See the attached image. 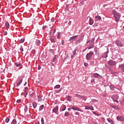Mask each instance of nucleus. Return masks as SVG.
<instances>
[{"label": "nucleus", "mask_w": 124, "mask_h": 124, "mask_svg": "<svg viewBox=\"0 0 124 124\" xmlns=\"http://www.w3.org/2000/svg\"><path fill=\"white\" fill-rule=\"evenodd\" d=\"M41 122L42 124H44V118H42L41 120Z\"/></svg>", "instance_id": "nucleus-40"}, {"label": "nucleus", "mask_w": 124, "mask_h": 124, "mask_svg": "<svg viewBox=\"0 0 124 124\" xmlns=\"http://www.w3.org/2000/svg\"><path fill=\"white\" fill-rule=\"evenodd\" d=\"M93 77H94L95 78H98V79H101V78H102V77L97 73L93 74Z\"/></svg>", "instance_id": "nucleus-9"}, {"label": "nucleus", "mask_w": 124, "mask_h": 124, "mask_svg": "<svg viewBox=\"0 0 124 124\" xmlns=\"http://www.w3.org/2000/svg\"><path fill=\"white\" fill-rule=\"evenodd\" d=\"M77 51V48H75V49H74V53H73V54H74V55H76V52Z\"/></svg>", "instance_id": "nucleus-43"}, {"label": "nucleus", "mask_w": 124, "mask_h": 124, "mask_svg": "<svg viewBox=\"0 0 124 124\" xmlns=\"http://www.w3.org/2000/svg\"><path fill=\"white\" fill-rule=\"evenodd\" d=\"M35 124H40V123L38 121V122L35 123Z\"/></svg>", "instance_id": "nucleus-55"}, {"label": "nucleus", "mask_w": 124, "mask_h": 124, "mask_svg": "<svg viewBox=\"0 0 124 124\" xmlns=\"http://www.w3.org/2000/svg\"><path fill=\"white\" fill-rule=\"evenodd\" d=\"M76 97H78V98H80V99H84V96L79 95L78 94H75Z\"/></svg>", "instance_id": "nucleus-17"}, {"label": "nucleus", "mask_w": 124, "mask_h": 124, "mask_svg": "<svg viewBox=\"0 0 124 124\" xmlns=\"http://www.w3.org/2000/svg\"><path fill=\"white\" fill-rule=\"evenodd\" d=\"M117 120L120 122H124V118L123 116H117Z\"/></svg>", "instance_id": "nucleus-14"}, {"label": "nucleus", "mask_w": 124, "mask_h": 124, "mask_svg": "<svg viewBox=\"0 0 124 124\" xmlns=\"http://www.w3.org/2000/svg\"><path fill=\"white\" fill-rule=\"evenodd\" d=\"M107 120L108 122V123H109L110 124L112 123V122L113 121V120H112V119H111L110 118H108Z\"/></svg>", "instance_id": "nucleus-31"}, {"label": "nucleus", "mask_w": 124, "mask_h": 124, "mask_svg": "<svg viewBox=\"0 0 124 124\" xmlns=\"http://www.w3.org/2000/svg\"><path fill=\"white\" fill-rule=\"evenodd\" d=\"M32 54H35V50H33L32 51Z\"/></svg>", "instance_id": "nucleus-61"}, {"label": "nucleus", "mask_w": 124, "mask_h": 124, "mask_svg": "<svg viewBox=\"0 0 124 124\" xmlns=\"http://www.w3.org/2000/svg\"><path fill=\"white\" fill-rule=\"evenodd\" d=\"M15 65L17 67H19V66H20V65H21V63H18V62H15Z\"/></svg>", "instance_id": "nucleus-32"}, {"label": "nucleus", "mask_w": 124, "mask_h": 124, "mask_svg": "<svg viewBox=\"0 0 124 124\" xmlns=\"http://www.w3.org/2000/svg\"><path fill=\"white\" fill-rule=\"evenodd\" d=\"M60 88H61V85H57L54 87V89H60Z\"/></svg>", "instance_id": "nucleus-33"}, {"label": "nucleus", "mask_w": 124, "mask_h": 124, "mask_svg": "<svg viewBox=\"0 0 124 124\" xmlns=\"http://www.w3.org/2000/svg\"><path fill=\"white\" fill-rule=\"evenodd\" d=\"M62 45H64V40H62Z\"/></svg>", "instance_id": "nucleus-50"}, {"label": "nucleus", "mask_w": 124, "mask_h": 124, "mask_svg": "<svg viewBox=\"0 0 124 124\" xmlns=\"http://www.w3.org/2000/svg\"><path fill=\"white\" fill-rule=\"evenodd\" d=\"M88 49V47H86L85 49H84L82 52H85V51H86V50H87Z\"/></svg>", "instance_id": "nucleus-56"}, {"label": "nucleus", "mask_w": 124, "mask_h": 124, "mask_svg": "<svg viewBox=\"0 0 124 124\" xmlns=\"http://www.w3.org/2000/svg\"><path fill=\"white\" fill-rule=\"evenodd\" d=\"M87 19H89V25L91 26H92V25H93V19H92V18H91L90 16H88Z\"/></svg>", "instance_id": "nucleus-10"}, {"label": "nucleus", "mask_w": 124, "mask_h": 124, "mask_svg": "<svg viewBox=\"0 0 124 124\" xmlns=\"http://www.w3.org/2000/svg\"><path fill=\"white\" fill-rule=\"evenodd\" d=\"M28 106H25V108H24V111L25 112V113H27V112H28Z\"/></svg>", "instance_id": "nucleus-30"}, {"label": "nucleus", "mask_w": 124, "mask_h": 124, "mask_svg": "<svg viewBox=\"0 0 124 124\" xmlns=\"http://www.w3.org/2000/svg\"><path fill=\"white\" fill-rule=\"evenodd\" d=\"M61 33L58 32V34L57 35V38H61Z\"/></svg>", "instance_id": "nucleus-44"}, {"label": "nucleus", "mask_w": 124, "mask_h": 124, "mask_svg": "<svg viewBox=\"0 0 124 124\" xmlns=\"http://www.w3.org/2000/svg\"><path fill=\"white\" fill-rule=\"evenodd\" d=\"M17 103H20L21 102V99H18L16 101Z\"/></svg>", "instance_id": "nucleus-49"}, {"label": "nucleus", "mask_w": 124, "mask_h": 124, "mask_svg": "<svg viewBox=\"0 0 124 124\" xmlns=\"http://www.w3.org/2000/svg\"><path fill=\"white\" fill-rule=\"evenodd\" d=\"M109 53V49L107 48V51H106L103 55L102 58L106 59L108 57V54Z\"/></svg>", "instance_id": "nucleus-5"}, {"label": "nucleus", "mask_w": 124, "mask_h": 124, "mask_svg": "<svg viewBox=\"0 0 124 124\" xmlns=\"http://www.w3.org/2000/svg\"><path fill=\"white\" fill-rule=\"evenodd\" d=\"M20 52H24V48H23V46H20Z\"/></svg>", "instance_id": "nucleus-34"}, {"label": "nucleus", "mask_w": 124, "mask_h": 124, "mask_svg": "<svg viewBox=\"0 0 124 124\" xmlns=\"http://www.w3.org/2000/svg\"><path fill=\"white\" fill-rule=\"evenodd\" d=\"M46 28H47V26L46 25V26H43V27H42V29H43V31H44V30H45V29H46Z\"/></svg>", "instance_id": "nucleus-47"}, {"label": "nucleus", "mask_w": 124, "mask_h": 124, "mask_svg": "<svg viewBox=\"0 0 124 124\" xmlns=\"http://www.w3.org/2000/svg\"><path fill=\"white\" fill-rule=\"evenodd\" d=\"M90 42H91V40L88 41L87 44H88V43H90Z\"/></svg>", "instance_id": "nucleus-60"}, {"label": "nucleus", "mask_w": 124, "mask_h": 124, "mask_svg": "<svg viewBox=\"0 0 124 124\" xmlns=\"http://www.w3.org/2000/svg\"><path fill=\"white\" fill-rule=\"evenodd\" d=\"M119 68H120V69H121L122 71L124 72V64L119 65Z\"/></svg>", "instance_id": "nucleus-18"}, {"label": "nucleus", "mask_w": 124, "mask_h": 124, "mask_svg": "<svg viewBox=\"0 0 124 124\" xmlns=\"http://www.w3.org/2000/svg\"><path fill=\"white\" fill-rule=\"evenodd\" d=\"M32 106H33L34 109H35V108H36V107H37V104H36V103H33Z\"/></svg>", "instance_id": "nucleus-26"}, {"label": "nucleus", "mask_w": 124, "mask_h": 124, "mask_svg": "<svg viewBox=\"0 0 124 124\" xmlns=\"http://www.w3.org/2000/svg\"><path fill=\"white\" fill-rule=\"evenodd\" d=\"M51 22L52 23H54V22H55V17H52L51 19Z\"/></svg>", "instance_id": "nucleus-42"}, {"label": "nucleus", "mask_w": 124, "mask_h": 124, "mask_svg": "<svg viewBox=\"0 0 124 124\" xmlns=\"http://www.w3.org/2000/svg\"><path fill=\"white\" fill-rule=\"evenodd\" d=\"M118 60H119V61L120 62H123V60L122 58H119V59H118Z\"/></svg>", "instance_id": "nucleus-46"}, {"label": "nucleus", "mask_w": 124, "mask_h": 124, "mask_svg": "<svg viewBox=\"0 0 124 124\" xmlns=\"http://www.w3.org/2000/svg\"><path fill=\"white\" fill-rule=\"evenodd\" d=\"M108 64L109 65L113 66V65H116L117 64V62L113 60H110L108 61Z\"/></svg>", "instance_id": "nucleus-4"}, {"label": "nucleus", "mask_w": 124, "mask_h": 124, "mask_svg": "<svg viewBox=\"0 0 124 124\" xmlns=\"http://www.w3.org/2000/svg\"><path fill=\"white\" fill-rule=\"evenodd\" d=\"M93 55V53L92 51H90L89 53H87L86 56L87 61H91Z\"/></svg>", "instance_id": "nucleus-3"}, {"label": "nucleus", "mask_w": 124, "mask_h": 124, "mask_svg": "<svg viewBox=\"0 0 124 124\" xmlns=\"http://www.w3.org/2000/svg\"><path fill=\"white\" fill-rule=\"evenodd\" d=\"M94 47V45H93V42H91L90 43V46H89L88 47V48L89 50L91 49H93V48Z\"/></svg>", "instance_id": "nucleus-13"}, {"label": "nucleus", "mask_w": 124, "mask_h": 124, "mask_svg": "<svg viewBox=\"0 0 124 124\" xmlns=\"http://www.w3.org/2000/svg\"><path fill=\"white\" fill-rule=\"evenodd\" d=\"M92 113H93L94 115H97L96 112H95V111H93Z\"/></svg>", "instance_id": "nucleus-52"}, {"label": "nucleus", "mask_w": 124, "mask_h": 124, "mask_svg": "<svg viewBox=\"0 0 124 124\" xmlns=\"http://www.w3.org/2000/svg\"><path fill=\"white\" fill-rule=\"evenodd\" d=\"M92 101H93V102H98V100H96V99H93L92 100Z\"/></svg>", "instance_id": "nucleus-45"}, {"label": "nucleus", "mask_w": 124, "mask_h": 124, "mask_svg": "<svg viewBox=\"0 0 124 124\" xmlns=\"http://www.w3.org/2000/svg\"><path fill=\"white\" fill-rule=\"evenodd\" d=\"M91 83H93V82H94V79H93L91 80Z\"/></svg>", "instance_id": "nucleus-54"}, {"label": "nucleus", "mask_w": 124, "mask_h": 124, "mask_svg": "<svg viewBox=\"0 0 124 124\" xmlns=\"http://www.w3.org/2000/svg\"><path fill=\"white\" fill-rule=\"evenodd\" d=\"M9 121H10V119H9V118L8 117H6L5 120V123H6L7 124L9 123Z\"/></svg>", "instance_id": "nucleus-28"}, {"label": "nucleus", "mask_w": 124, "mask_h": 124, "mask_svg": "<svg viewBox=\"0 0 124 124\" xmlns=\"http://www.w3.org/2000/svg\"><path fill=\"white\" fill-rule=\"evenodd\" d=\"M66 109V106L63 105L61 107V108L60 109V112H63V111H65Z\"/></svg>", "instance_id": "nucleus-15"}, {"label": "nucleus", "mask_w": 124, "mask_h": 124, "mask_svg": "<svg viewBox=\"0 0 124 124\" xmlns=\"http://www.w3.org/2000/svg\"><path fill=\"white\" fill-rule=\"evenodd\" d=\"M77 36H78V35H76V36H74L72 37H71L69 40V41H76V38H77Z\"/></svg>", "instance_id": "nucleus-12"}, {"label": "nucleus", "mask_w": 124, "mask_h": 124, "mask_svg": "<svg viewBox=\"0 0 124 124\" xmlns=\"http://www.w3.org/2000/svg\"><path fill=\"white\" fill-rule=\"evenodd\" d=\"M109 88H110V89L111 90V91H114V89H115V87H114V85L111 84L110 85H109Z\"/></svg>", "instance_id": "nucleus-23"}, {"label": "nucleus", "mask_w": 124, "mask_h": 124, "mask_svg": "<svg viewBox=\"0 0 124 124\" xmlns=\"http://www.w3.org/2000/svg\"><path fill=\"white\" fill-rule=\"evenodd\" d=\"M83 38H80L77 41V43H81V42L83 41Z\"/></svg>", "instance_id": "nucleus-27"}, {"label": "nucleus", "mask_w": 124, "mask_h": 124, "mask_svg": "<svg viewBox=\"0 0 124 124\" xmlns=\"http://www.w3.org/2000/svg\"><path fill=\"white\" fill-rule=\"evenodd\" d=\"M121 105H124V98L123 99V100L120 101Z\"/></svg>", "instance_id": "nucleus-37"}, {"label": "nucleus", "mask_w": 124, "mask_h": 124, "mask_svg": "<svg viewBox=\"0 0 124 124\" xmlns=\"http://www.w3.org/2000/svg\"><path fill=\"white\" fill-rule=\"evenodd\" d=\"M72 110H74L75 111H79V112H82L81 108H76L75 107H72L71 108Z\"/></svg>", "instance_id": "nucleus-11"}, {"label": "nucleus", "mask_w": 124, "mask_h": 124, "mask_svg": "<svg viewBox=\"0 0 124 124\" xmlns=\"http://www.w3.org/2000/svg\"><path fill=\"white\" fill-rule=\"evenodd\" d=\"M22 82H23V78L19 79L18 81L16 83L17 87H19V86L22 84Z\"/></svg>", "instance_id": "nucleus-16"}, {"label": "nucleus", "mask_w": 124, "mask_h": 124, "mask_svg": "<svg viewBox=\"0 0 124 124\" xmlns=\"http://www.w3.org/2000/svg\"><path fill=\"white\" fill-rule=\"evenodd\" d=\"M75 115H79V112H75Z\"/></svg>", "instance_id": "nucleus-53"}, {"label": "nucleus", "mask_w": 124, "mask_h": 124, "mask_svg": "<svg viewBox=\"0 0 124 124\" xmlns=\"http://www.w3.org/2000/svg\"><path fill=\"white\" fill-rule=\"evenodd\" d=\"M11 124H17V120H16V119H14L12 120V121Z\"/></svg>", "instance_id": "nucleus-21"}, {"label": "nucleus", "mask_w": 124, "mask_h": 124, "mask_svg": "<svg viewBox=\"0 0 124 124\" xmlns=\"http://www.w3.org/2000/svg\"><path fill=\"white\" fill-rule=\"evenodd\" d=\"M115 43L119 47H123V46H124V45H123V43H122V42L119 40H116L115 42Z\"/></svg>", "instance_id": "nucleus-8"}, {"label": "nucleus", "mask_w": 124, "mask_h": 124, "mask_svg": "<svg viewBox=\"0 0 124 124\" xmlns=\"http://www.w3.org/2000/svg\"><path fill=\"white\" fill-rule=\"evenodd\" d=\"M95 19H96L97 20H101V17L97 15L95 16Z\"/></svg>", "instance_id": "nucleus-24"}, {"label": "nucleus", "mask_w": 124, "mask_h": 124, "mask_svg": "<svg viewBox=\"0 0 124 124\" xmlns=\"http://www.w3.org/2000/svg\"><path fill=\"white\" fill-rule=\"evenodd\" d=\"M50 41L51 42H52L53 43H55V39L51 38H50Z\"/></svg>", "instance_id": "nucleus-36"}, {"label": "nucleus", "mask_w": 124, "mask_h": 124, "mask_svg": "<svg viewBox=\"0 0 124 124\" xmlns=\"http://www.w3.org/2000/svg\"><path fill=\"white\" fill-rule=\"evenodd\" d=\"M26 85H27V81H26V82H25V84H24V86H26Z\"/></svg>", "instance_id": "nucleus-64"}, {"label": "nucleus", "mask_w": 124, "mask_h": 124, "mask_svg": "<svg viewBox=\"0 0 124 124\" xmlns=\"http://www.w3.org/2000/svg\"><path fill=\"white\" fill-rule=\"evenodd\" d=\"M74 54H73L71 56V59H73L74 58Z\"/></svg>", "instance_id": "nucleus-51"}, {"label": "nucleus", "mask_w": 124, "mask_h": 124, "mask_svg": "<svg viewBox=\"0 0 124 124\" xmlns=\"http://www.w3.org/2000/svg\"><path fill=\"white\" fill-rule=\"evenodd\" d=\"M111 108H113V109H115V110H120V108L118 106H111Z\"/></svg>", "instance_id": "nucleus-19"}, {"label": "nucleus", "mask_w": 124, "mask_h": 124, "mask_svg": "<svg viewBox=\"0 0 124 124\" xmlns=\"http://www.w3.org/2000/svg\"><path fill=\"white\" fill-rule=\"evenodd\" d=\"M85 110H92V111H94V109H93V107L91 106H85Z\"/></svg>", "instance_id": "nucleus-6"}, {"label": "nucleus", "mask_w": 124, "mask_h": 124, "mask_svg": "<svg viewBox=\"0 0 124 124\" xmlns=\"http://www.w3.org/2000/svg\"><path fill=\"white\" fill-rule=\"evenodd\" d=\"M35 43H36V45H37V46H39L40 45V43H41V42H40V41H39V40H37L36 41Z\"/></svg>", "instance_id": "nucleus-20"}, {"label": "nucleus", "mask_w": 124, "mask_h": 124, "mask_svg": "<svg viewBox=\"0 0 124 124\" xmlns=\"http://www.w3.org/2000/svg\"><path fill=\"white\" fill-rule=\"evenodd\" d=\"M119 95L115 94L111 96V98L114 102H116V103L119 104Z\"/></svg>", "instance_id": "nucleus-2"}, {"label": "nucleus", "mask_w": 124, "mask_h": 124, "mask_svg": "<svg viewBox=\"0 0 124 124\" xmlns=\"http://www.w3.org/2000/svg\"><path fill=\"white\" fill-rule=\"evenodd\" d=\"M111 124H115V122H114V121L111 123Z\"/></svg>", "instance_id": "nucleus-59"}, {"label": "nucleus", "mask_w": 124, "mask_h": 124, "mask_svg": "<svg viewBox=\"0 0 124 124\" xmlns=\"http://www.w3.org/2000/svg\"><path fill=\"white\" fill-rule=\"evenodd\" d=\"M5 26H6L7 29H9V27H10L9 23L6 22L5 23Z\"/></svg>", "instance_id": "nucleus-29"}, {"label": "nucleus", "mask_w": 124, "mask_h": 124, "mask_svg": "<svg viewBox=\"0 0 124 124\" xmlns=\"http://www.w3.org/2000/svg\"><path fill=\"white\" fill-rule=\"evenodd\" d=\"M71 108H68V111H71Z\"/></svg>", "instance_id": "nucleus-62"}, {"label": "nucleus", "mask_w": 124, "mask_h": 124, "mask_svg": "<svg viewBox=\"0 0 124 124\" xmlns=\"http://www.w3.org/2000/svg\"><path fill=\"white\" fill-rule=\"evenodd\" d=\"M112 14L115 19V21L118 23L120 21V19H121V14L118 13L116 10L114 9L112 10Z\"/></svg>", "instance_id": "nucleus-1"}, {"label": "nucleus", "mask_w": 124, "mask_h": 124, "mask_svg": "<svg viewBox=\"0 0 124 124\" xmlns=\"http://www.w3.org/2000/svg\"><path fill=\"white\" fill-rule=\"evenodd\" d=\"M56 32V29L53 30V33H55Z\"/></svg>", "instance_id": "nucleus-58"}, {"label": "nucleus", "mask_w": 124, "mask_h": 124, "mask_svg": "<svg viewBox=\"0 0 124 124\" xmlns=\"http://www.w3.org/2000/svg\"><path fill=\"white\" fill-rule=\"evenodd\" d=\"M43 108H44V105H41L39 108V112H40V111H42V110H43Z\"/></svg>", "instance_id": "nucleus-22"}, {"label": "nucleus", "mask_w": 124, "mask_h": 124, "mask_svg": "<svg viewBox=\"0 0 124 124\" xmlns=\"http://www.w3.org/2000/svg\"><path fill=\"white\" fill-rule=\"evenodd\" d=\"M20 43H24L25 42V39H21L20 40Z\"/></svg>", "instance_id": "nucleus-38"}, {"label": "nucleus", "mask_w": 124, "mask_h": 124, "mask_svg": "<svg viewBox=\"0 0 124 124\" xmlns=\"http://www.w3.org/2000/svg\"><path fill=\"white\" fill-rule=\"evenodd\" d=\"M58 111H59V106H56V107L52 109V112L57 114Z\"/></svg>", "instance_id": "nucleus-7"}, {"label": "nucleus", "mask_w": 124, "mask_h": 124, "mask_svg": "<svg viewBox=\"0 0 124 124\" xmlns=\"http://www.w3.org/2000/svg\"><path fill=\"white\" fill-rule=\"evenodd\" d=\"M84 66H85V67H87L89 66V63L85 62L84 63Z\"/></svg>", "instance_id": "nucleus-41"}, {"label": "nucleus", "mask_w": 124, "mask_h": 124, "mask_svg": "<svg viewBox=\"0 0 124 124\" xmlns=\"http://www.w3.org/2000/svg\"><path fill=\"white\" fill-rule=\"evenodd\" d=\"M51 65H52V66H54V63L51 62Z\"/></svg>", "instance_id": "nucleus-63"}, {"label": "nucleus", "mask_w": 124, "mask_h": 124, "mask_svg": "<svg viewBox=\"0 0 124 124\" xmlns=\"http://www.w3.org/2000/svg\"><path fill=\"white\" fill-rule=\"evenodd\" d=\"M4 35H7V31H4Z\"/></svg>", "instance_id": "nucleus-48"}, {"label": "nucleus", "mask_w": 124, "mask_h": 124, "mask_svg": "<svg viewBox=\"0 0 124 124\" xmlns=\"http://www.w3.org/2000/svg\"><path fill=\"white\" fill-rule=\"evenodd\" d=\"M68 116H70V114L68 111H66L64 113V117H68Z\"/></svg>", "instance_id": "nucleus-25"}, {"label": "nucleus", "mask_w": 124, "mask_h": 124, "mask_svg": "<svg viewBox=\"0 0 124 124\" xmlns=\"http://www.w3.org/2000/svg\"><path fill=\"white\" fill-rule=\"evenodd\" d=\"M56 60H57V57L56 56H55L53 58V60L52 61V62H55V61H56Z\"/></svg>", "instance_id": "nucleus-39"}, {"label": "nucleus", "mask_w": 124, "mask_h": 124, "mask_svg": "<svg viewBox=\"0 0 124 124\" xmlns=\"http://www.w3.org/2000/svg\"><path fill=\"white\" fill-rule=\"evenodd\" d=\"M48 51L50 53H51V54L54 53V50L53 49H50Z\"/></svg>", "instance_id": "nucleus-35"}, {"label": "nucleus", "mask_w": 124, "mask_h": 124, "mask_svg": "<svg viewBox=\"0 0 124 124\" xmlns=\"http://www.w3.org/2000/svg\"><path fill=\"white\" fill-rule=\"evenodd\" d=\"M38 70H40V69H41V67L39 66L38 68Z\"/></svg>", "instance_id": "nucleus-57"}]
</instances>
